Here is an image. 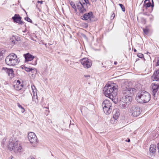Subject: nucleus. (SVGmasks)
Listing matches in <instances>:
<instances>
[{"label": "nucleus", "instance_id": "1a4fd4ad", "mask_svg": "<svg viewBox=\"0 0 159 159\" xmlns=\"http://www.w3.org/2000/svg\"><path fill=\"white\" fill-rule=\"evenodd\" d=\"M93 13L92 11L86 13L81 16V18L84 20H87L88 22H90L93 21Z\"/></svg>", "mask_w": 159, "mask_h": 159}, {"label": "nucleus", "instance_id": "e433bc0d", "mask_svg": "<svg viewBox=\"0 0 159 159\" xmlns=\"http://www.w3.org/2000/svg\"><path fill=\"white\" fill-rule=\"evenodd\" d=\"M115 16V14L113 13V14L111 15V19H113L114 18Z\"/></svg>", "mask_w": 159, "mask_h": 159}, {"label": "nucleus", "instance_id": "ea45409f", "mask_svg": "<svg viewBox=\"0 0 159 159\" xmlns=\"http://www.w3.org/2000/svg\"><path fill=\"white\" fill-rule=\"evenodd\" d=\"M157 147L158 150V152H159V143L157 144Z\"/></svg>", "mask_w": 159, "mask_h": 159}, {"label": "nucleus", "instance_id": "49530a36", "mask_svg": "<svg viewBox=\"0 0 159 159\" xmlns=\"http://www.w3.org/2000/svg\"><path fill=\"white\" fill-rule=\"evenodd\" d=\"M117 63V62L116 61H115L114 64L115 65H116Z\"/></svg>", "mask_w": 159, "mask_h": 159}, {"label": "nucleus", "instance_id": "c03bdc74", "mask_svg": "<svg viewBox=\"0 0 159 159\" xmlns=\"http://www.w3.org/2000/svg\"><path fill=\"white\" fill-rule=\"evenodd\" d=\"M28 159H35L34 158H33L31 157H30Z\"/></svg>", "mask_w": 159, "mask_h": 159}, {"label": "nucleus", "instance_id": "58836bf2", "mask_svg": "<svg viewBox=\"0 0 159 159\" xmlns=\"http://www.w3.org/2000/svg\"><path fill=\"white\" fill-rule=\"evenodd\" d=\"M148 16L149 17V19L151 20H152L153 19V16L152 15H148Z\"/></svg>", "mask_w": 159, "mask_h": 159}, {"label": "nucleus", "instance_id": "09e8293b", "mask_svg": "<svg viewBox=\"0 0 159 159\" xmlns=\"http://www.w3.org/2000/svg\"><path fill=\"white\" fill-rule=\"evenodd\" d=\"M13 158V157L12 156H11L9 158V159H12V158Z\"/></svg>", "mask_w": 159, "mask_h": 159}, {"label": "nucleus", "instance_id": "b1692460", "mask_svg": "<svg viewBox=\"0 0 159 159\" xmlns=\"http://www.w3.org/2000/svg\"><path fill=\"white\" fill-rule=\"evenodd\" d=\"M14 39L16 40V37L15 36H13L12 38L11 39V41L12 43L15 44L16 40H14Z\"/></svg>", "mask_w": 159, "mask_h": 159}, {"label": "nucleus", "instance_id": "4c0bfd02", "mask_svg": "<svg viewBox=\"0 0 159 159\" xmlns=\"http://www.w3.org/2000/svg\"><path fill=\"white\" fill-rule=\"evenodd\" d=\"M159 66V57L157 58V61L156 63V66Z\"/></svg>", "mask_w": 159, "mask_h": 159}, {"label": "nucleus", "instance_id": "6ab92c4d", "mask_svg": "<svg viewBox=\"0 0 159 159\" xmlns=\"http://www.w3.org/2000/svg\"><path fill=\"white\" fill-rule=\"evenodd\" d=\"M149 151L153 154L155 153L156 152V146L154 144H151L150 146Z\"/></svg>", "mask_w": 159, "mask_h": 159}, {"label": "nucleus", "instance_id": "f03ea898", "mask_svg": "<svg viewBox=\"0 0 159 159\" xmlns=\"http://www.w3.org/2000/svg\"><path fill=\"white\" fill-rule=\"evenodd\" d=\"M151 96L149 93L146 91H141L137 94L135 98L137 102L144 103L148 102L150 100Z\"/></svg>", "mask_w": 159, "mask_h": 159}, {"label": "nucleus", "instance_id": "c9c22d12", "mask_svg": "<svg viewBox=\"0 0 159 159\" xmlns=\"http://www.w3.org/2000/svg\"><path fill=\"white\" fill-rule=\"evenodd\" d=\"M3 53L2 51L0 50V58H1L3 57Z\"/></svg>", "mask_w": 159, "mask_h": 159}, {"label": "nucleus", "instance_id": "f3484780", "mask_svg": "<svg viewBox=\"0 0 159 159\" xmlns=\"http://www.w3.org/2000/svg\"><path fill=\"white\" fill-rule=\"evenodd\" d=\"M24 56L25 59V61H31L33 59L34 57L29 53L24 54Z\"/></svg>", "mask_w": 159, "mask_h": 159}, {"label": "nucleus", "instance_id": "7ed1b4c3", "mask_svg": "<svg viewBox=\"0 0 159 159\" xmlns=\"http://www.w3.org/2000/svg\"><path fill=\"white\" fill-rule=\"evenodd\" d=\"M6 64L10 66H15L19 62L17 55L14 53H11L7 56L5 59Z\"/></svg>", "mask_w": 159, "mask_h": 159}, {"label": "nucleus", "instance_id": "a878e982", "mask_svg": "<svg viewBox=\"0 0 159 159\" xmlns=\"http://www.w3.org/2000/svg\"><path fill=\"white\" fill-rule=\"evenodd\" d=\"M119 5L120 6L122 11H125V8L124 6L122 5V4H119Z\"/></svg>", "mask_w": 159, "mask_h": 159}, {"label": "nucleus", "instance_id": "a18cd8bd", "mask_svg": "<svg viewBox=\"0 0 159 159\" xmlns=\"http://www.w3.org/2000/svg\"><path fill=\"white\" fill-rule=\"evenodd\" d=\"M17 83L19 84H20V81L19 80L17 81Z\"/></svg>", "mask_w": 159, "mask_h": 159}, {"label": "nucleus", "instance_id": "393cba45", "mask_svg": "<svg viewBox=\"0 0 159 159\" xmlns=\"http://www.w3.org/2000/svg\"><path fill=\"white\" fill-rule=\"evenodd\" d=\"M70 5L73 8L75 11H76V8L75 4L72 2L70 3Z\"/></svg>", "mask_w": 159, "mask_h": 159}, {"label": "nucleus", "instance_id": "9d476101", "mask_svg": "<svg viewBox=\"0 0 159 159\" xmlns=\"http://www.w3.org/2000/svg\"><path fill=\"white\" fill-rule=\"evenodd\" d=\"M28 138L30 143L35 144L37 143V138L35 134L33 132H30L28 134Z\"/></svg>", "mask_w": 159, "mask_h": 159}, {"label": "nucleus", "instance_id": "20e7f679", "mask_svg": "<svg viewBox=\"0 0 159 159\" xmlns=\"http://www.w3.org/2000/svg\"><path fill=\"white\" fill-rule=\"evenodd\" d=\"M132 100V98L131 96L129 95L124 96L120 100V106L122 108H126L128 107Z\"/></svg>", "mask_w": 159, "mask_h": 159}, {"label": "nucleus", "instance_id": "79ce46f5", "mask_svg": "<svg viewBox=\"0 0 159 159\" xmlns=\"http://www.w3.org/2000/svg\"><path fill=\"white\" fill-rule=\"evenodd\" d=\"M43 1H38L37 2L38 3H40V4H42L43 3Z\"/></svg>", "mask_w": 159, "mask_h": 159}, {"label": "nucleus", "instance_id": "c756f323", "mask_svg": "<svg viewBox=\"0 0 159 159\" xmlns=\"http://www.w3.org/2000/svg\"><path fill=\"white\" fill-rule=\"evenodd\" d=\"M84 0V2H81L82 3H85L87 5V4L89 5H90V3L88 0Z\"/></svg>", "mask_w": 159, "mask_h": 159}, {"label": "nucleus", "instance_id": "cd10ccee", "mask_svg": "<svg viewBox=\"0 0 159 159\" xmlns=\"http://www.w3.org/2000/svg\"><path fill=\"white\" fill-rule=\"evenodd\" d=\"M25 70L27 72H30L32 71V68L25 67Z\"/></svg>", "mask_w": 159, "mask_h": 159}, {"label": "nucleus", "instance_id": "f704fd0d", "mask_svg": "<svg viewBox=\"0 0 159 159\" xmlns=\"http://www.w3.org/2000/svg\"><path fill=\"white\" fill-rule=\"evenodd\" d=\"M31 71L33 73L35 74H36L37 72V70L35 68H32V70Z\"/></svg>", "mask_w": 159, "mask_h": 159}, {"label": "nucleus", "instance_id": "de8ad7c7", "mask_svg": "<svg viewBox=\"0 0 159 159\" xmlns=\"http://www.w3.org/2000/svg\"><path fill=\"white\" fill-rule=\"evenodd\" d=\"M134 51L135 52H137V50H136L135 49H134Z\"/></svg>", "mask_w": 159, "mask_h": 159}, {"label": "nucleus", "instance_id": "412c9836", "mask_svg": "<svg viewBox=\"0 0 159 159\" xmlns=\"http://www.w3.org/2000/svg\"><path fill=\"white\" fill-rule=\"evenodd\" d=\"M14 86L16 90H20L22 89L23 85L22 84H18V85H14Z\"/></svg>", "mask_w": 159, "mask_h": 159}, {"label": "nucleus", "instance_id": "f8f14e48", "mask_svg": "<svg viewBox=\"0 0 159 159\" xmlns=\"http://www.w3.org/2000/svg\"><path fill=\"white\" fill-rule=\"evenodd\" d=\"M81 62L84 67L87 68L90 67L92 64V62L91 60L87 58H84L81 59Z\"/></svg>", "mask_w": 159, "mask_h": 159}, {"label": "nucleus", "instance_id": "ddd939ff", "mask_svg": "<svg viewBox=\"0 0 159 159\" xmlns=\"http://www.w3.org/2000/svg\"><path fill=\"white\" fill-rule=\"evenodd\" d=\"M154 5V4L153 0H145L143 5V7L146 9L151 7V11H152Z\"/></svg>", "mask_w": 159, "mask_h": 159}, {"label": "nucleus", "instance_id": "3c124183", "mask_svg": "<svg viewBox=\"0 0 159 159\" xmlns=\"http://www.w3.org/2000/svg\"><path fill=\"white\" fill-rule=\"evenodd\" d=\"M46 108H47V109H48V107H45Z\"/></svg>", "mask_w": 159, "mask_h": 159}, {"label": "nucleus", "instance_id": "7c9ffc66", "mask_svg": "<svg viewBox=\"0 0 159 159\" xmlns=\"http://www.w3.org/2000/svg\"><path fill=\"white\" fill-rule=\"evenodd\" d=\"M25 20H26L28 22H30V23H32V21L30 19V18H29L28 17H25Z\"/></svg>", "mask_w": 159, "mask_h": 159}, {"label": "nucleus", "instance_id": "9b49d317", "mask_svg": "<svg viewBox=\"0 0 159 159\" xmlns=\"http://www.w3.org/2000/svg\"><path fill=\"white\" fill-rule=\"evenodd\" d=\"M77 8L80 13H83L86 12V8H87V5L85 3H82L80 1L77 5Z\"/></svg>", "mask_w": 159, "mask_h": 159}, {"label": "nucleus", "instance_id": "6e6552de", "mask_svg": "<svg viewBox=\"0 0 159 159\" xmlns=\"http://www.w3.org/2000/svg\"><path fill=\"white\" fill-rule=\"evenodd\" d=\"M8 148L10 151L13 150L14 152L16 153L20 152L22 147L20 145H19L17 141H13L10 143L8 145Z\"/></svg>", "mask_w": 159, "mask_h": 159}, {"label": "nucleus", "instance_id": "473e14b6", "mask_svg": "<svg viewBox=\"0 0 159 159\" xmlns=\"http://www.w3.org/2000/svg\"><path fill=\"white\" fill-rule=\"evenodd\" d=\"M31 95H32V97L35 96H37V93L35 91H33V94H32Z\"/></svg>", "mask_w": 159, "mask_h": 159}, {"label": "nucleus", "instance_id": "39448f33", "mask_svg": "<svg viewBox=\"0 0 159 159\" xmlns=\"http://www.w3.org/2000/svg\"><path fill=\"white\" fill-rule=\"evenodd\" d=\"M129 110L130 112L131 113V115L134 117L138 116L141 112L140 108L136 103L131 104Z\"/></svg>", "mask_w": 159, "mask_h": 159}, {"label": "nucleus", "instance_id": "f257e3e1", "mask_svg": "<svg viewBox=\"0 0 159 159\" xmlns=\"http://www.w3.org/2000/svg\"><path fill=\"white\" fill-rule=\"evenodd\" d=\"M118 86L108 84L105 85L103 89L104 93L105 96L113 101V98H117Z\"/></svg>", "mask_w": 159, "mask_h": 159}, {"label": "nucleus", "instance_id": "4468645a", "mask_svg": "<svg viewBox=\"0 0 159 159\" xmlns=\"http://www.w3.org/2000/svg\"><path fill=\"white\" fill-rule=\"evenodd\" d=\"M12 20L14 23H18L20 25H22L24 22L21 21V17L19 14H15L14 16L12 17Z\"/></svg>", "mask_w": 159, "mask_h": 159}, {"label": "nucleus", "instance_id": "dca6fc26", "mask_svg": "<svg viewBox=\"0 0 159 159\" xmlns=\"http://www.w3.org/2000/svg\"><path fill=\"white\" fill-rule=\"evenodd\" d=\"M152 79L153 81H156L159 83V70L154 72L152 76Z\"/></svg>", "mask_w": 159, "mask_h": 159}, {"label": "nucleus", "instance_id": "5701e85b", "mask_svg": "<svg viewBox=\"0 0 159 159\" xmlns=\"http://www.w3.org/2000/svg\"><path fill=\"white\" fill-rule=\"evenodd\" d=\"M32 100L33 101L35 102L36 103H38V99L37 96L34 97H32Z\"/></svg>", "mask_w": 159, "mask_h": 159}, {"label": "nucleus", "instance_id": "0eeeda50", "mask_svg": "<svg viewBox=\"0 0 159 159\" xmlns=\"http://www.w3.org/2000/svg\"><path fill=\"white\" fill-rule=\"evenodd\" d=\"M102 107L105 113L108 115L111 113L113 110V107L112 104L108 100H105L102 103Z\"/></svg>", "mask_w": 159, "mask_h": 159}, {"label": "nucleus", "instance_id": "aec40b11", "mask_svg": "<svg viewBox=\"0 0 159 159\" xmlns=\"http://www.w3.org/2000/svg\"><path fill=\"white\" fill-rule=\"evenodd\" d=\"M13 72L12 69H9L7 74L9 76L12 77L14 76Z\"/></svg>", "mask_w": 159, "mask_h": 159}, {"label": "nucleus", "instance_id": "4be33fe9", "mask_svg": "<svg viewBox=\"0 0 159 159\" xmlns=\"http://www.w3.org/2000/svg\"><path fill=\"white\" fill-rule=\"evenodd\" d=\"M17 105H18V107L20 108L21 109V112L23 113H24L25 111V108L23 107L19 103H17Z\"/></svg>", "mask_w": 159, "mask_h": 159}, {"label": "nucleus", "instance_id": "423d86ee", "mask_svg": "<svg viewBox=\"0 0 159 159\" xmlns=\"http://www.w3.org/2000/svg\"><path fill=\"white\" fill-rule=\"evenodd\" d=\"M128 83L125 82L122 85V93L125 95L131 96L135 92V89L129 87L127 85Z\"/></svg>", "mask_w": 159, "mask_h": 159}, {"label": "nucleus", "instance_id": "8fccbe9b", "mask_svg": "<svg viewBox=\"0 0 159 159\" xmlns=\"http://www.w3.org/2000/svg\"><path fill=\"white\" fill-rule=\"evenodd\" d=\"M127 142H130V139H129L128 140Z\"/></svg>", "mask_w": 159, "mask_h": 159}, {"label": "nucleus", "instance_id": "a211bd4d", "mask_svg": "<svg viewBox=\"0 0 159 159\" xmlns=\"http://www.w3.org/2000/svg\"><path fill=\"white\" fill-rule=\"evenodd\" d=\"M112 114L113 118L115 120H116L118 118L120 115V113L119 109H113L112 111Z\"/></svg>", "mask_w": 159, "mask_h": 159}, {"label": "nucleus", "instance_id": "2f4dec72", "mask_svg": "<svg viewBox=\"0 0 159 159\" xmlns=\"http://www.w3.org/2000/svg\"><path fill=\"white\" fill-rule=\"evenodd\" d=\"M137 56L138 57L140 58H142L143 57V55L141 53H139L138 54Z\"/></svg>", "mask_w": 159, "mask_h": 159}, {"label": "nucleus", "instance_id": "bb28decb", "mask_svg": "<svg viewBox=\"0 0 159 159\" xmlns=\"http://www.w3.org/2000/svg\"><path fill=\"white\" fill-rule=\"evenodd\" d=\"M143 32L145 34H148L149 32V30L148 29L146 28L145 29H143Z\"/></svg>", "mask_w": 159, "mask_h": 159}, {"label": "nucleus", "instance_id": "37998d69", "mask_svg": "<svg viewBox=\"0 0 159 159\" xmlns=\"http://www.w3.org/2000/svg\"><path fill=\"white\" fill-rule=\"evenodd\" d=\"M143 14L144 15H146L147 16H148V15H149V14H147V12H144L143 13Z\"/></svg>", "mask_w": 159, "mask_h": 159}, {"label": "nucleus", "instance_id": "a19ab883", "mask_svg": "<svg viewBox=\"0 0 159 159\" xmlns=\"http://www.w3.org/2000/svg\"><path fill=\"white\" fill-rule=\"evenodd\" d=\"M31 88H32V89L33 91H34V89H35V87L34 85H33V86H32L31 87Z\"/></svg>", "mask_w": 159, "mask_h": 159}, {"label": "nucleus", "instance_id": "72a5a7b5", "mask_svg": "<svg viewBox=\"0 0 159 159\" xmlns=\"http://www.w3.org/2000/svg\"><path fill=\"white\" fill-rule=\"evenodd\" d=\"M90 76L89 75H85L83 79L85 80V79H84L85 78H87V80H88L90 78Z\"/></svg>", "mask_w": 159, "mask_h": 159}, {"label": "nucleus", "instance_id": "2eb2a0df", "mask_svg": "<svg viewBox=\"0 0 159 159\" xmlns=\"http://www.w3.org/2000/svg\"><path fill=\"white\" fill-rule=\"evenodd\" d=\"M152 89V94L155 96L156 93L157 92L158 89H159V84H156L155 83H153L151 85Z\"/></svg>", "mask_w": 159, "mask_h": 159}, {"label": "nucleus", "instance_id": "c85d7f7f", "mask_svg": "<svg viewBox=\"0 0 159 159\" xmlns=\"http://www.w3.org/2000/svg\"><path fill=\"white\" fill-rule=\"evenodd\" d=\"M9 69H8L7 68L3 67L2 69V71H5V72H6V73H7L8 71H9Z\"/></svg>", "mask_w": 159, "mask_h": 159}]
</instances>
